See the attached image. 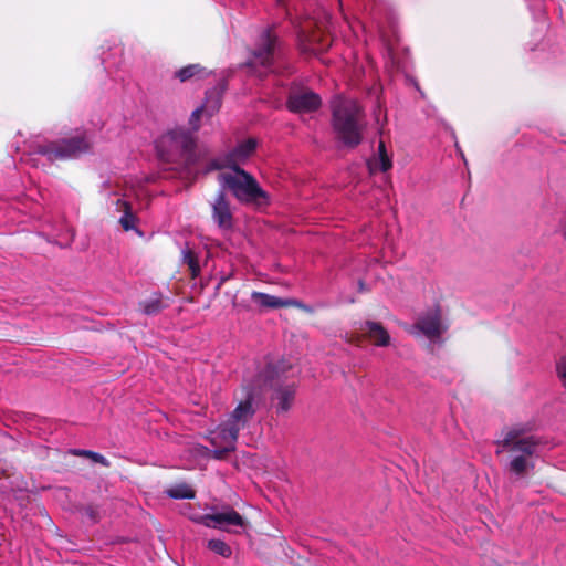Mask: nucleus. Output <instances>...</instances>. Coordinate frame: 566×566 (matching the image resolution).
<instances>
[{
	"instance_id": "1",
	"label": "nucleus",
	"mask_w": 566,
	"mask_h": 566,
	"mask_svg": "<svg viewBox=\"0 0 566 566\" xmlns=\"http://www.w3.org/2000/svg\"><path fill=\"white\" fill-rule=\"evenodd\" d=\"M256 410L255 392H247L245 398L239 402L228 419L219 424L217 429L210 431L208 439L214 450L200 446L198 452L203 457L211 455L217 460L226 459L230 452L235 450L240 430L250 423Z\"/></svg>"
},
{
	"instance_id": "2",
	"label": "nucleus",
	"mask_w": 566,
	"mask_h": 566,
	"mask_svg": "<svg viewBox=\"0 0 566 566\" xmlns=\"http://www.w3.org/2000/svg\"><path fill=\"white\" fill-rule=\"evenodd\" d=\"M159 158L168 164L176 165V169L196 177L197 165L203 155L197 145V136L185 127L169 130L157 143Z\"/></svg>"
},
{
	"instance_id": "3",
	"label": "nucleus",
	"mask_w": 566,
	"mask_h": 566,
	"mask_svg": "<svg viewBox=\"0 0 566 566\" xmlns=\"http://www.w3.org/2000/svg\"><path fill=\"white\" fill-rule=\"evenodd\" d=\"M291 369V365L285 360L269 363L262 371L258 374L248 392H255L258 407L262 400V392L272 390L271 399L277 401L276 411L286 412L291 409L294 397V384H285L286 373Z\"/></svg>"
},
{
	"instance_id": "4",
	"label": "nucleus",
	"mask_w": 566,
	"mask_h": 566,
	"mask_svg": "<svg viewBox=\"0 0 566 566\" xmlns=\"http://www.w3.org/2000/svg\"><path fill=\"white\" fill-rule=\"evenodd\" d=\"M496 454L509 452L512 459L507 464V471L516 478H523L534 469L532 458L537 453L541 439L536 436L526 434L524 428L510 429L502 440L495 442Z\"/></svg>"
},
{
	"instance_id": "5",
	"label": "nucleus",
	"mask_w": 566,
	"mask_h": 566,
	"mask_svg": "<svg viewBox=\"0 0 566 566\" xmlns=\"http://www.w3.org/2000/svg\"><path fill=\"white\" fill-rule=\"evenodd\" d=\"M332 115L336 139L346 148H356L363 142L367 126L363 108L354 99L337 98Z\"/></svg>"
},
{
	"instance_id": "6",
	"label": "nucleus",
	"mask_w": 566,
	"mask_h": 566,
	"mask_svg": "<svg viewBox=\"0 0 566 566\" xmlns=\"http://www.w3.org/2000/svg\"><path fill=\"white\" fill-rule=\"evenodd\" d=\"M222 189H228L241 203L254 207L269 205V195L264 191L256 179L245 171L238 169L233 172H221L218 176Z\"/></svg>"
},
{
	"instance_id": "7",
	"label": "nucleus",
	"mask_w": 566,
	"mask_h": 566,
	"mask_svg": "<svg viewBox=\"0 0 566 566\" xmlns=\"http://www.w3.org/2000/svg\"><path fill=\"white\" fill-rule=\"evenodd\" d=\"M35 154L46 156L49 160L74 158L91 149V142L85 134L62 138L45 144L33 143L30 146Z\"/></svg>"
},
{
	"instance_id": "8",
	"label": "nucleus",
	"mask_w": 566,
	"mask_h": 566,
	"mask_svg": "<svg viewBox=\"0 0 566 566\" xmlns=\"http://www.w3.org/2000/svg\"><path fill=\"white\" fill-rule=\"evenodd\" d=\"M280 54L281 42L271 29H266L262 32L255 50L247 62V66L254 72H256L258 66L268 71Z\"/></svg>"
},
{
	"instance_id": "9",
	"label": "nucleus",
	"mask_w": 566,
	"mask_h": 566,
	"mask_svg": "<svg viewBox=\"0 0 566 566\" xmlns=\"http://www.w3.org/2000/svg\"><path fill=\"white\" fill-rule=\"evenodd\" d=\"M256 140L249 138L240 143L233 150L227 154L223 158H216L208 163L203 172L208 174L213 170L229 168L232 171L242 169L240 165L244 164L255 151Z\"/></svg>"
},
{
	"instance_id": "10",
	"label": "nucleus",
	"mask_w": 566,
	"mask_h": 566,
	"mask_svg": "<svg viewBox=\"0 0 566 566\" xmlns=\"http://www.w3.org/2000/svg\"><path fill=\"white\" fill-rule=\"evenodd\" d=\"M192 521L202 524L207 527L219 528L229 531L230 526L245 527L247 522L243 517L231 506H224L222 511H212V513L192 516Z\"/></svg>"
},
{
	"instance_id": "11",
	"label": "nucleus",
	"mask_w": 566,
	"mask_h": 566,
	"mask_svg": "<svg viewBox=\"0 0 566 566\" xmlns=\"http://www.w3.org/2000/svg\"><path fill=\"white\" fill-rule=\"evenodd\" d=\"M321 97L307 88H294L290 92L286 106L293 113H311L319 108Z\"/></svg>"
},
{
	"instance_id": "12",
	"label": "nucleus",
	"mask_w": 566,
	"mask_h": 566,
	"mask_svg": "<svg viewBox=\"0 0 566 566\" xmlns=\"http://www.w3.org/2000/svg\"><path fill=\"white\" fill-rule=\"evenodd\" d=\"M212 220L219 229L231 231L234 228V217L230 200L221 189L211 202Z\"/></svg>"
},
{
	"instance_id": "13",
	"label": "nucleus",
	"mask_w": 566,
	"mask_h": 566,
	"mask_svg": "<svg viewBox=\"0 0 566 566\" xmlns=\"http://www.w3.org/2000/svg\"><path fill=\"white\" fill-rule=\"evenodd\" d=\"M300 49L305 54L318 55L325 52L332 43L331 38L321 32L319 29L308 32L306 28H303L300 36Z\"/></svg>"
},
{
	"instance_id": "14",
	"label": "nucleus",
	"mask_w": 566,
	"mask_h": 566,
	"mask_svg": "<svg viewBox=\"0 0 566 566\" xmlns=\"http://www.w3.org/2000/svg\"><path fill=\"white\" fill-rule=\"evenodd\" d=\"M415 327L418 328L429 339L433 340L439 338L447 327L442 324V314L440 307L428 311L419 316Z\"/></svg>"
},
{
	"instance_id": "15",
	"label": "nucleus",
	"mask_w": 566,
	"mask_h": 566,
	"mask_svg": "<svg viewBox=\"0 0 566 566\" xmlns=\"http://www.w3.org/2000/svg\"><path fill=\"white\" fill-rule=\"evenodd\" d=\"M359 331L376 346L385 347L390 343V336L386 328L378 322L366 321L360 324Z\"/></svg>"
},
{
	"instance_id": "16",
	"label": "nucleus",
	"mask_w": 566,
	"mask_h": 566,
	"mask_svg": "<svg viewBox=\"0 0 566 566\" xmlns=\"http://www.w3.org/2000/svg\"><path fill=\"white\" fill-rule=\"evenodd\" d=\"M228 87L226 80H221L212 90L207 91L206 99L202 105L205 107V114L211 117L217 113L221 106L222 95Z\"/></svg>"
},
{
	"instance_id": "17",
	"label": "nucleus",
	"mask_w": 566,
	"mask_h": 566,
	"mask_svg": "<svg viewBox=\"0 0 566 566\" xmlns=\"http://www.w3.org/2000/svg\"><path fill=\"white\" fill-rule=\"evenodd\" d=\"M210 72L200 64H189L185 67L177 70L174 73V77L181 83L199 81L208 77Z\"/></svg>"
},
{
	"instance_id": "18",
	"label": "nucleus",
	"mask_w": 566,
	"mask_h": 566,
	"mask_svg": "<svg viewBox=\"0 0 566 566\" xmlns=\"http://www.w3.org/2000/svg\"><path fill=\"white\" fill-rule=\"evenodd\" d=\"M251 298L261 308H281L292 304L291 300H283L261 292H253Z\"/></svg>"
},
{
	"instance_id": "19",
	"label": "nucleus",
	"mask_w": 566,
	"mask_h": 566,
	"mask_svg": "<svg viewBox=\"0 0 566 566\" xmlns=\"http://www.w3.org/2000/svg\"><path fill=\"white\" fill-rule=\"evenodd\" d=\"M165 494L175 500L189 499L192 500L196 497V491L187 483H178L165 491Z\"/></svg>"
},
{
	"instance_id": "20",
	"label": "nucleus",
	"mask_w": 566,
	"mask_h": 566,
	"mask_svg": "<svg viewBox=\"0 0 566 566\" xmlns=\"http://www.w3.org/2000/svg\"><path fill=\"white\" fill-rule=\"evenodd\" d=\"M116 205L117 209L124 212L123 217L119 219V223L123 227V229L125 231L134 229L136 217L132 212L130 203L126 200L118 199Z\"/></svg>"
},
{
	"instance_id": "21",
	"label": "nucleus",
	"mask_w": 566,
	"mask_h": 566,
	"mask_svg": "<svg viewBox=\"0 0 566 566\" xmlns=\"http://www.w3.org/2000/svg\"><path fill=\"white\" fill-rule=\"evenodd\" d=\"M70 452L77 457L91 459L93 462L99 463L106 468H108L111 465L109 461L104 455H102L101 453L91 451V450L72 449Z\"/></svg>"
},
{
	"instance_id": "22",
	"label": "nucleus",
	"mask_w": 566,
	"mask_h": 566,
	"mask_svg": "<svg viewBox=\"0 0 566 566\" xmlns=\"http://www.w3.org/2000/svg\"><path fill=\"white\" fill-rule=\"evenodd\" d=\"M375 165L379 170L387 171L391 168V159L387 154L385 143L380 140L378 145V157L375 159Z\"/></svg>"
},
{
	"instance_id": "23",
	"label": "nucleus",
	"mask_w": 566,
	"mask_h": 566,
	"mask_svg": "<svg viewBox=\"0 0 566 566\" xmlns=\"http://www.w3.org/2000/svg\"><path fill=\"white\" fill-rule=\"evenodd\" d=\"M182 254L184 262L188 265L191 276L197 277L200 274V266L196 253L190 249H186L182 251Z\"/></svg>"
},
{
	"instance_id": "24",
	"label": "nucleus",
	"mask_w": 566,
	"mask_h": 566,
	"mask_svg": "<svg viewBox=\"0 0 566 566\" xmlns=\"http://www.w3.org/2000/svg\"><path fill=\"white\" fill-rule=\"evenodd\" d=\"M207 547L212 551L213 553L229 558L232 554L231 547L221 539H210L208 541Z\"/></svg>"
},
{
	"instance_id": "25",
	"label": "nucleus",
	"mask_w": 566,
	"mask_h": 566,
	"mask_svg": "<svg viewBox=\"0 0 566 566\" xmlns=\"http://www.w3.org/2000/svg\"><path fill=\"white\" fill-rule=\"evenodd\" d=\"M142 310L146 315H156L163 310V303L159 297H155L140 303Z\"/></svg>"
},
{
	"instance_id": "26",
	"label": "nucleus",
	"mask_w": 566,
	"mask_h": 566,
	"mask_svg": "<svg viewBox=\"0 0 566 566\" xmlns=\"http://www.w3.org/2000/svg\"><path fill=\"white\" fill-rule=\"evenodd\" d=\"M202 114H205V107H202V105H201L200 107L196 108L190 115V118H189V124L191 126L190 132L193 133V135H196V133L200 128L199 120H200V117Z\"/></svg>"
},
{
	"instance_id": "27",
	"label": "nucleus",
	"mask_w": 566,
	"mask_h": 566,
	"mask_svg": "<svg viewBox=\"0 0 566 566\" xmlns=\"http://www.w3.org/2000/svg\"><path fill=\"white\" fill-rule=\"evenodd\" d=\"M556 371L564 387L566 388V356L562 357L556 364Z\"/></svg>"
},
{
	"instance_id": "28",
	"label": "nucleus",
	"mask_w": 566,
	"mask_h": 566,
	"mask_svg": "<svg viewBox=\"0 0 566 566\" xmlns=\"http://www.w3.org/2000/svg\"><path fill=\"white\" fill-rule=\"evenodd\" d=\"M84 513L93 523H96L98 521V511L95 506H93V505L85 506Z\"/></svg>"
},
{
	"instance_id": "29",
	"label": "nucleus",
	"mask_w": 566,
	"mask_h": 566,
	"mask_svg": "<svg viewBox=\"0 0 566 566\" xmlns=\"http://www.w3.org/2000/svg\"><path fill=\"white\" fill-rule=\"evenodd\" d=\"M359 286H360V290H363V289H364V284H363V282H360V283H359Z\"/></svg>"
},
{
	"instance_id": "30",
	"label": "nucleus",
	"mask_w": 566,
	"mask_h": 566,
	"mask_svg": "<svg viewBox=\"0 0 566 566\" xmlns=\"http://www.w3.org/2000/svg\"><path fill=\"white\" fill-rule=\"evenodd\" d=\"M280 2H282L283 0H279Z\"/></svg>"
}]
</instances>
